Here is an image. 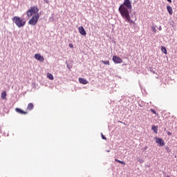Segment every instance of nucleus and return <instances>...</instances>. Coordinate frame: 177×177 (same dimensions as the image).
<instances>
[{"label": "nucleus", "mask_w": 177, "mask_h": 177, "mask_svg": "<svg viewBox=\"0 0 177 177\" xmlns=\"http://www.w3.org/2000/svg\"><path fill=\"white\" fill-rule=\"evenodd\" d=\"M132 9V3L131 0H124L122 4L119 7V12L122 17L124 19V21L129 23L130 26H136V16L131 15L129 10Z\"/></svg>", "instance_id": "nucleus-1"}, {"label": "nucleus", "mask_w": 177, "mask_h": 177, "mask_svg": "<svg viewBox=\"0 0 177 177\" xmlns=\"http://www.w3.org/2000/svg\"><path fill=\"white\" fill-rule=\"evenodd\" d=\"M13 23L18 27V28H21V27H24L26 26V23L27 21L24 18H21L20 17L15 16L12 18Z\"/></svg>", "instance_id": "nucleus-2"}, {"label": "nucleus", "mask_w": 177, "mask_h": 177, "mask_svg": "<svg viewBox=\"0 0 177 177\" xmlns=\"http://www.w3.org/2000/svg\"><path fill=\"white\" fill-rule=\"evenodd\" d=\"M38 12H39V9H38V8L35 6L30 7V8L26 12V15L28 17H31V16L38 15Z\"/></svg>", "instance_id": "nucleus-3"}, {"label": "nucleus", "mask_w": 177, "mask_h": 177, "mask_svg": "<svg viewBox=\"0 0 177 177\" xmlns=\"http://www.w3.org/2000/svg\"><path fill=\"white\" fill-rule=\"evenodd\" d=\"M39 19V15L35 14L32 15V18L28 21V24L30 26H35L38 23V19Z\"/></svg>", "instance_id": "nucleus-4"}, {"label": "nucleus", "mask_w": 177, "mask_h": 177, "mask_svg": "<svg viewBox=\"0 0 177 177\" xmlns=\"http://www.w3.org/2000/svg\"><path fill=\"white\" fill-rule=\"evenodd\" d=\"M155 139L156 140V143H158V145L160 147H162L165 145V142H164V140H162V138H160L158 137H156Z\"/></svg>", "instance_id": "nucleus-5"}, {"label": "nucleus", "mask_w": 177, "mask_h": 177, "mask_svg": "<svg viewBox=\"0 0 177 177\" xmlns=\"http://www.w3.org/2000/svg\"><path fill=\"white\" fill-rule=\"evenodd\" d=\"M113 62L116 64L122 63V59L120 58V57L114 55L112 58Z\"/></svg>", "instance_id": "nucleus-6"}, {"label": "nucleus", "mask_w": 177, "mask_h": 177, "mask_svg": "<svg viewBox=\"0 0 177 177\" xmlns=\"http://www.w3.org/2000/svg\"><path fill=\"white\" fill-rule=\"evenodd\" d=\"M35 59H36V60H38L39 62H44L45 60L44 57H42L40 54H35Z\"/></svg>", "instance_id": "nucleus-7"}, {"label": "nucleus", "mask_w": 177, "mask_h": 177, "mask_svg": "<svg viewBox=\"0 0 177 177\" xmlns=\"http://www.w3.org/2000/svg\"><path fill=\"white\" fill-rule=\"evenodd\" d=\"M78 31L82 35H86V31H85L84 26H80L78 28Z\"/></svg>", "instance_id": "nucleus-8"}, {"label": "nucleus", "mask_w": 177, "mask_h": 177, "mask_svg": "<svg viewBox=\"0 0 177 177\" xmlns=\"http://www.w3.org/2000/svg\"><path fill=\"white\" fill-rule=\"evenodd\" d=\"M15 111L17 113H18L19 114H22V115H26L27 114V111H24L22 109H21L20 108H16L15 109Z\"/></svg>", "instance_id": "nucleus-9"}, {"label": "nucleus", "mask_w": 177, "mask_h": 177, "mask_svg": "<svg viewBox=\"0 0 177 177\" xmlns=\"http://www.w3.org/2000/svg\"><path fill=\"white\" fill-rule=\"evenodd\" d=\"M79 82L80 84H83V85H86V84H88V81L86 80L81 77L79 78Z\"/></svg>", "instance_id": "nucleus-10"}, {"label": "nucleus", "mask_w": 177, "mask_h": 177, "mask_svg": "<svg viewBox=\"0 0 177 177\" xmlns=\"http://www.w3.org/2000/svg\"><path fill=\"white\" fill-rule=\"evenodd\" d=\"M27 110H28L29 111H31V110H32L34 109V104L32 103H29L27 106Z\"/></svg>", "instance_id": "nucleus-11"}, {"label": "nucleus", "mask_w": 177, "mask_h": 177, "mask_svg": "<svg viewBox=\"0 0 177 177\" xmlns=\"http://www.w3.org/2000/svg\"><path fill=\"white\" fill-rule=\"evenodd\" d=\"M167 12H169V14L170 15H171L172 13H173L172 7H171V6H167Z\"/></svg>", "instance_id": "nucleus-12"}, {"label": "nucleus", "mask_w": 177, "mask_h": 177, "mask_svg": "<svg viewBox=\"0 0 177 177\" xmlns=\"http://www.w3.org/2000/svg\"><path fill=\"white\" fill-rule=\"evenodd\" d=\"M152 131H153L154 133H157L158 131V127L157 126H152L151 128Z\"/></svg>", "instance_id": "nucleus-13"}, {"label": "nucleus", "mask_w": 177, "mask_h": 177, "mask_svg": "<svg viewBox=\"0 0 177 177\" xmlns=\"http://www.w3.org/2000/svg\"><path fill=\"white\" fill-rule=\"evenodd\" d=\"M47 78L48 80H51V81H53V80L55 79L53 77V75H52L51 73H47Z\"/></svg>", "instance_id": "nucleus-14"}, {"label": "nucleus", "mask_w": 177, "mask_h": 177, "mask_svg": "<svg viewBox=\"0 0 177 177\" xmlns=\"http://www.w3.org/2000/svg\"><path fill=\"white\" fill-rule=\"evenodd\" d=\"M1 99H6V91H3L1 95Z\"/></svg>", "instance_id": "nucleus-15"}, {"label": "nucleus", "mask_w": 177, "mask_h": 177, "mask_svg": "<svg viewBox=\"0 0 177 177\" xmlns=\"http://www.w3.org/2000/svg\"><path fill=\"white\" fill-rule=\"evenodd\" d=\"M161 50H162V53H165V55H167V48L165 47L162 46L161 47Z\"/></svg>", "instance_id": "nucleus-16"}, {"label": "nucleus", "mask_w": 177, "mask_h": 177, "mask_svg": "<svg viewBox=\"0 0 177 177\" xmlns=\"http://www.w3.org/2000/svg\"><path fill=\"white\" fill-rule=\"evenodd\" d=\"M104 64H106V66H110V61H101Z\"/></svg>", "instance_id": "nucleus-17"}, {"label": "nucleus", "mask_w": 177, "mask_h": 177, "mask_svg": "<svg viewBox=\"0 0 177 177\" xmlns=\"http://www.w3.org/2000/svg\"><path fill=\"white\" fill-rule=\"evenodd\" d=\"M150 111H151V113H153V114H156V115H158V113H157L156 112V110L153 109H150Z\"/></svg>", "instance_id": "nucleus-18"}, {"label": "nucleus", "mask_w": 177, "mask_h": 177, "mask_svg": "<svg viewBox=\"0 0 177 177\" xmlns=\"http://www.w3.org/2000/svg\"><path fill=\"white\" fill-rule=\"evenodd\" d=\"M151 30H152L154 32H157V28H156V26H152V27H151Z\"/></svg>", "instance_id": "nucleus-19"}, {"label": "nucleus", "mask_w": 177, "mask_h": 177, "mask_svg": "<svg viewBox=\"0 0 177 177\" xmlns=\"http://www.w3.org/2000/svg\"><path fill=\"white\" fill-rule=\"evenodd\" d=\"M102 139H104V140H107V138H106V136H104L103 133H102Z\"/></svg>", "instance_id": "nucleus-20"}, {"label": "nucleus", "mask_w": 177, "mask_h": 177, "mask_svg": "<svg viewBox=\"0 0 177 177\" xmlns=\"http://www.w3.org/2000/svg\"><path fill=\"white\" fill-rule=\"evenodd\" d=\"M68 46L69 48H74V45H73V44H69Z\"/></svg>", "instance_id": "nucleus-21"}, {"label": "nucleus", "mask_w": 177, "mask_h": 177, "mask_svg": "<svg viewBox=\"0 0 177 177\" xmlns=\"http://www.w3.org/2000/svg\"><path fill=\"white\" fill-rule=\"evenodd\" d=\"M115 161L116 162H119L120 164V162H121V160H118V159H115Z\"/></svg>", "instance_id": "nucleus-22"}, {"label": "nucleus", "mask_w": 177, "mask_h": 177, "mask_svg": "<svg viewBox=\"0 0 177 177\" xmlns=\"http://www.w3.org/2000/svg\"><path fill=\"white\" fill-rule=\"evenodd\" d=\"M120 164H122V165H125L126 163H125V162L120 160Z\"/></svg>", "instance_id": "nucleus-23"}, {"label": "nucleus", "mask_w": 177, "mask_h": 177, "mask_svg": "<svg viewBox=\"0 0 177 177\" xmlns=\"http://www.w3.org/2000/svg\"><path fill=\"white\" fill-rule=\"evenodd\" d=\"M167 135H168L169 136H171V135H172V133H171V132L168 131V132H167Z\"/></svg>", "instance_id": "nucleus-24"}, {"label": "nucleus", "mask_w": 177, "mask_h": 177, "mask_svg": "<svg viewBox=\"0 0 177 177\" xmlns=\"http://www.w3.org/2000/svg\"><path fill=\"white\" fill-rule=\"evenodd\" d=\"M158 30H159V31H161L162 30V28H161V26H160Z\"/></svg>", "instance_id": "nucleus-25"}, {"label": "nucleus", "mask_w": 177, "mask_h": 177, "mask_svg": "<svg viewBox=\"0 0 177 177\" xmlns=\"http://www.w3.org/2000/svg\"><path fill=\"white\" fill-rule=\"evenodd\" d=\"M168 1V2H172V0H167Z\"/></svg>", "instance_id": "nucleus-26"}, {"label": "nucleus", "mask_w": 177, "mask_h": 177, "mask_svg": "<svg viewBox=\"0 0 177 177\" xmlns=\"http://www.w3.org/2000/svg\"><path fill=\"white\" fill-rule=\"evenodd\" d=\"M122 122V124H123L124 125H125V123L122 122Z\"/></svg>", "instance_id": "nucleus-27"}, {"label": "nucleus", "mask_w": 177, "mask_h": 177, "mask_svg": "<svg viewBox=\"0 0 177 177\" xmlns=\"http://www.w3.org/2000/svg\"><path fill=\"white\" fill-rule=\"evenodd\" d=\"M147 149V147H145V150Z\"/></svg>", "instance_id": "nucleus-28"}, {"label": "nucleus", "mask_w": 177, "mask_h": 177, "mask_svg": "<svg viewBox=\"0 0 177 177\" xmlns=\"http://www.w3.org/2000/svg\"><path fill=\"white\" fill-rule=\"evenodd\" d=\"M167 177H170L169 176H167Z\"/></svg>", "instance_id": "nucleus-29"}]
</instances>
